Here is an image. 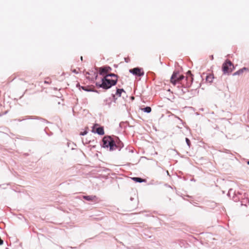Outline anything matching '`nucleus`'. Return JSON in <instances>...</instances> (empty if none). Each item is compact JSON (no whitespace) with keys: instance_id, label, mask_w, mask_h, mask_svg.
Segmentation results:
<instances>
[{"instance_id":"4","label":"nucleus","mask_w":249,"mask_h":249,"mask_svg":"<svg viewBox=\"0 0 249 249\" xmlns=\"http://www.w3.org/2000/svg\"><path fill=\"white\" fill-rule=\"evenodd\" d=\"M129 72L134 75L139 77L142 76L144 74V72L142 68L139 67L134 68L129 70Z\"/></svg>"},{"instance_id":"14","label":"nucleus","mask_w":249,"mask_h":249,"mask_svg":"<svg viewBox=\"0 0 249 249\" xmlns=\"http://www.w3.org/2000/svg\"><path fill=\"white\" fill-rule=\"evenodd\" d=\"M83 197L84 199L87 200V201H94L95 199H97V197L95 196H83Z\"/></svg>"},{"instance_id":"27","label":"nucleus","mask_w":249,"mask_h":249,"mask_svg":"<svg viewBox=\"0 0 249 249\" xmlns=\"http://www.w3.org/2000/svg\"><path fill=\"white\" fill-rule=\"evenodd\" d=\"M73 72L74 73H78V72L76 71V70H74L73 71Z\"/></svg>"},{"instance_id":"13","label":"nucleus","mask_w":249,"mask_h":249,"mask_svg":"<svg viewBox=\"0 0 249 249\" xmlns=\"http://www.w3.org/2000/svg\"><path fill=\"white\" fill-rule=\"evenodd\" d=\"M81 89L84 90H85V91H88V92L92 91V92H98V91L96 90L92 89L89 86H87V87L82 86V87H80V90H81Z\"/></svg>"},{"instance_id":"7","label":"nucleus","mask_w":249,"mask_h":249,"mask_svg":"<svg viewBox=\"0 0 249 249\" xmlns=\"http://www.w3.org/2000/svg\"><path fill=\"white\" fill-rule=\"evenodd\" d=\"M188 87L185 86H178V91L180 95H184L189 92Z\"/></svg>"},{"instance_id":"32","label":"nucleus","mask_w":249,"mask_h":249,"mask_svg":"<svg viewBox=\"0 0 249 249\" xmlns=\"http://www.w3.org/2000/svg\"><path fill=\"white\" fill-rule=\"evenodd\" d=\"M125 60L126 62H128V61H127L128 59H126V58H125Z\"/></svg>"},{"instance_id":"33","label":"nucleus","mask_w":249,"mask_h":249,"mask_svg":"<svg viewBox=\"0 0 249 249\" xmlns=\"http://www.w3.org/2000/svg\"><path fill=\"white\" fill-rule=\"evenodd\" d=\"M247 164L249 165V160L247 161Z\"/></svg>"},{"instance_id":"9","label":"nucleus","mask_w":249,"mask_h":249,"mask_svg":"<svg viewBox=\"0 0 249 249\" xmlns=\"http://www.w3.org/2000/svg\"><path fill=\"white\" fill-rule=\"evenodd\" d=\"M179 75V72L178 71H174L171 76V82L173 85H176L177 83V80L178 77V75Z\"/></svg>"},{"instance_id":"3","label":"nucleus","mask_w":249,"mask_h":249,"mask_svg":"<svg viewBox=\"0 0 249 249\" xmlns=\"http://www.w3.org/2000/svg\"><path fill=\"white\" fill-rule=\"evenodd\" d=\"M234 68L233 64L228 59L226 60L222 65V71L224 74L228 73L229 74L232 71Z\"/></svg>"},{"instance_id":"16","label":"nucleus","mask_w":249,"mask_h":249,"mask_svg":"<svg viewBox=\"0 0 249 249\" xmlns=\"http://www.w3.org/2000/svg\"><path fill=\"white\" fill-rule=\"evenodd\" d=\"M132 179L137 182L142 183L144 181V179L139 177H134Z\"/></svg>"},{"instance_id":"31","label":"nucleus","mask_w":249,"mask_h":249,"mask_svg":"<svg viewBox=\"0 0 249 249\" xmlns=\"http://www.w3.org/2000/svg\"><path fill=\"white\" fill-rule=\"evenodd\" d=\"M125 60L126 62H128V61H127L128 59H126V58H125Z\"/></svg>"},{"instance_id":"28","label":"nucleus","mask_w":249,"mask_h":249,"mask_svg":"<svg viewBox=\"0 0 249 249\" xmlns=\"http://www.w3.org/2000/svg\"><path fill=\"white\" fill-rule=\"evenodd\" d=\"M185 97L187 98H190V96L189 95H187L185 96Z\"/></svg>"},{"instance_id":"23","label":"nucleus","mask_w":249,"mask_h":249,"mask_svg":"<svg viewBox=\"0 0 249 249\" xmlns=\"http://www.w3.org/2000/svg\"><path fill=\"white\" fill-rule=\"evenodd\" d=\"M87 133H88V132L85 130L83 132H80V135H82V136H84V135H86L87 134Z\"/></svg>"},{"instance_id":"22","label":"nucleus","mask_w":249,"mask_h":249,"mask_svg":"<svg viewBox=\"0 0 249 249\" xmlns=\"http://www.w3.org/2000/svg\"><path fill=\"white\" fill-rule=\"evenodd\" d=\"M190 75L193 77V75L192 74L191 71H188L186 73V76H189Z\"/></svg>"},{"instance_id":"20","label":"nucleus","mask_w":249,"mask_h":249,"mask_svg":"<svg viewBox=\"0 0 249 249\" xmlns=\"http://www.w3.org/2000/svg\"><path fill=\"white\" fill-rule=\"evenodd\" d=\"M242 203H247L249 205V198H245L243 199L242 201ZM246 206L247 205V204H245Z\"/></svg>"},{"instance_id":"21","label":"nucleus","mask_w":249,"mask_h":249,"mask_svg":"<svg viewBox=\"0 0 249 249\" xmlns=\"http://www.w3.org/2000/svg\"><path fill=\"white\" fill-rule=\"evenodd\" d=\"M185 141L186 142L187 145L189 146V147H190L191 142H190V140L188 138H186Z\"/></svg>"},{"instance_id":"26","label":"nucleus","mask_w":249,"mask_h":249,"mask_svg":"<svg viewBox=\"0 0 249 249\" xmlns=\"http://www.w3.org/2000/svg\"><path fill=\"white\" fill-rule=\"evenodd\" d=\"M232 191V189H230V190L229 191V192L228 193V196H230V192H231Z\"/></svg>"},{"instance_id":"35","label":"nucleus","mask_w":249,"mask_h":249,"mask_svg":"<svg viewBox=\"0 0 249 249\" xmlns=\"http://www.w3.org/2000/svg\"><path fill=\"white\" fill-rule=\"evenodd\" d=\"M87 74H89V72H88L87 73Z\"/></svg>"},{"instance_id":"29","label":"nucleus","mask_w":249,"mask_h":249,"mask_svg":"<svg viewBox=\"0 0 249 249\" xmlns=\"http://www.w3.org/2000/svg\"><path fill=\"white\" fill-rule=\"evenodd\" d=\"M210 58H211V60H213V55H211V56H210Z\"/></svg>"},{"instance_id":"2","label":"nucleus","mask_w":249,"mask_h":249,"mask_svg":"<svg viewBox=\"0 0 249 249\" xmlns=\"http://www.w3.org/2000/svg\"><path fill=\"white\" fill-rule=\"evenodd\" d=\"M102 147L104 148H109L110 151L115 150V141L111 136H105L102 139Z\"/></svg>"},{"instance_id":"34","label":"nucleus","mask_w":249,"mask_h":249,"mask_svg":"<svg viewBox=\"0 0 249 249\" xmlns=\"http://www.w3.org/2000/svg\"><path fill=\"white\" fill-rule=\"evenodd\" d=\"M81 59L82 60V59H83V57L82 56L81 57Z\"/></svg>"},{"instance_id":"1","label":"nucleus","mask_w":249,"mask_h":249,"mask_svg":"<svg viewBox=\"0 0 249 249\" xmlns=\"http://www.w3.org/2000/svg\"><path fill=\"white\" fill-rule=\"evenodd\" d=\"M101 83L96 82L95 85L99 88L107 90L112 86H115L118 82L117 79H110L107 76H104L101 79Z\"/></svg>"},{"instance_id":"12","label":"nucleus","mask_w":249,"mask_h":249,"mask_svg":"<svg viewBox=\"0 0 249 249\" xmlns=\"http://www.w3.org/2000/svg\"><path fill=\"white\" fill-rule=\"evenodd\" d=\"M244 71H249V68H246V67H244L242 69H239L238 71H237L236 72H235L234 73H233L232 75H233V76L239 75H240L242 73H243Z\"/></svg>"},{"instance_id":"10","label":"nucleus","mask_w":249,"mask_h":249,"mask_svg":"<svg viewBox=\"0 0 249 249\" xmlns=\"http://www.w3.org/2000/svg\"><path fill=\"white\" fill-rule=\"evenodd\" d=\"M122 92L125 93L124 90L123 89L116 88L115 93H112V96L114 102H115L116 100L117 99V98H116L115 96L117 95L119 97H120Z\"/></svg>"},{"instance_id":"25","label":"nucleus","mask_w":249,"mask_h":249,"mask_svg":"<svg viewBox=\"0 0 249 249\" xmlns=\"http://www.w3.org/2000/svg\"><path fill=\"white\" fill-rule=\"evenodd\" d=\"M80 87H81V86L80 85L79 83H77L76 84V87H78L79 89H80Z\"/></svg>"},{"instance_id":"19","label":"nucleus","mask_w":249,"mask_h":249,"mask_svg":"<svg viewBox=\"0 0 249 249\" xmlns=\"http://www.w3.org/2000/svg\"><path fill=\"white\" fill-rule=\"evenodd\" d=\"M142 110H143L144 112L149 113L151 111V108L150 107H146L142 108Z\"/></svg>"},{"instance_id":"24","label":"nucleus","mask_w":249,"mask_h":249,"mask_svg":"<svg viewBox=\"0 0 249 249\" xmlns=\"http://www.w3.org/2000/svg\"><path fill=\"white\" fill-rule=\"evenodd\" d=\"M94 74H95V79H96L97 78V77H98V74L96 72H94Z\"/></svg>"},{"instance_id":"18","label":"nucleus","mask_w":249,"mask_h":249,"mask_svg":"<svg viewBox=\"0 0 249 249\" xmlns=\"http://www.w3.org/2000/svg\"><path fill=\"white\" fill-rule=\"evenodd\" d=\"M185 77L183 75H179L178 77L177 80V83L181 81V83L182 84V82L184 81Z\"/></svg>"},{"instance_id":"17","label":"nucleus","mask_w":249,"mask_h":249,"mask_svg":"<svg viewBox=\"0 0 249 249\" xmlns=\"http://www.w3.org/2000/svg\"><path fill=\"white\" fill-rule=\"evenodd\" d=\"M105 76H107V78H108V77H115V79H117L118 78V75L115 74V73H108L107 74H106Z\"/></svg>"},{"instance_id":"15","label":"nucleus","mask_w":249,"mask_h":249,"mask_svg":"<svg viewBox=\"0 0 249 249\" xmlns=\"http://www.w3.org/2000/svg\"><path fill=\"white\" fill-rule=\"evenodd\" d=\"M214 76L213 74H209L206 76V80L207 82L211 83L213 82Z\"/></svg>"},{"instance_id":"30","label":"nucleus","mask_w":249,"mask_h":249,"mask_svg":"<svg viewBox=\"0 0 249 249\" xmlns=\"http://www.w3.org/2000/svg\"><path fill=\"white\" fill-rule=\"evenodd\" d=\"M45 82V83H47V84H49V83H50L49 81H46H46H45V82Z\"/></svg>"},{"instance_id":"6","label":"nucleus","mask_w":249,"mask_h":249,"mask_svg":"<svg viewBox=\"0 0 249 249\" xmlns=\"http://www.w3.org/2000/svg\"><path fill=\"white\" fill-rule=\"evenodd\" d=\"M193 77L190 75L189 76H186L184 81L182 82V85L185 86L187 87H190L193 81Z\"/></svg>"},{"instance_id":"8","label":"nucleus","mask_w":249,"mask_h":249,"mask_svg":"<svg viewBox=\"0 0 249 249\" xmlns=\"http://www.w3.org/2000/svg\"><path fill=\"white\" fill-rule=\"evenodd\" d=\"M115 141V146H114V148L118 149L119 150H120L122 148L124 147L123 143L119 140L118 137H115L114 139Z\"/></svg>"},{"instance_id":"11","label":"nucleus","mask_w":249,"mask_h":249,"mask_svg":"<svg viewBox=\"0 0 249 249\" xmlns=\"http://www.w3.org/2000/svg\"><path fill=\"white\" fill-rule=\"evenodd\" d=\"M92 132L95 133H97L100 135H103L104 134V129L103 126H99L97 128H95V126L93 127Z\"/></svg>"},{"instance_id":"5","label":"nucleus","mask_w":249,"mask_h":249,"mask_svg":"<svg viewBox=\"0 0 249 249\" xmlns=\"http://www.w3.org/2000/svg\"><path fill=\"white\" fill-rule=\"evenodd\" d=\"M111 68L108 66L101 67L99 68V74L105 76L106 74H107L108 72L111 71Z\"/></svg>"}]
</instances>
